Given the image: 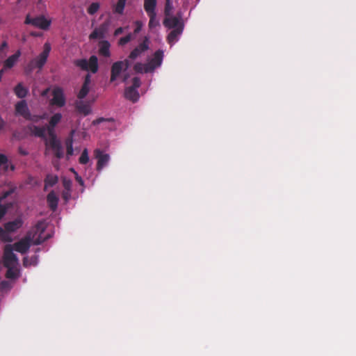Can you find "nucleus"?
<instances>
[{"mask_svg": "<svg viewBox=\"0 0 356 356\" xmlns=\"http://www.w3.org/2000/svg\"><path fill=\"white\" fill-rule=\"evenodd\" d=\"M63 115L60 113H55L49 118L47 128L45 127H39L35 125H31L29 127L31 134L38 137L44 138L46 131H48L49 138L46 139L47 149L49 152H51L58 159L63 156V151L59 140L54 134V129L61 121Z\"/></svg>", "mask_w": 356, "mask_h": 356, "instance_id": "nucleus-1", "label": "nucleus"}, {"mask_svg": "<svg viewBox=\"0 0 356 356\" xmlns=\"http://www.w3.org/2000/svg\"><path fill=\"white\" fill-rule=\"evenodd\" d=\"M46 229V222H40L24 238L11 245L13 248V251L15 250L23 254L29 249L31 245H38L50 237V234L45 232Z\"/></svg>", "mask_w": 356, "mask_h": 356, "instance_id": "nucleus-2", "label": "nucleus"}, {"mask_svg": "<svg viewBox=\"0 0 356 356\" xmlns=\"http://www.w3.org/2000/svg\"><path fill=\"white\" fill-rule=\"evenodd\" d=\"M1 264L6 269V277L10 279H15L19 276V264L17 256L13 252V248L11 245H6L3 248V254L1 259Z\"/></svg>", "mask_w": 356, "mask_h": 356, "instance_id": "nucleus-3", "label": "nucleus"}, {"mask_svg": "<svg viewBox=\"0 0 356 356\" xmlns=\"http://www.w3.org/2000/svg\"><path fill=\"white\" fill-rule=\"evenodd\" d=\"M164 52L162 50L156 51L151 57H149L145 63H136L134 69L138 73L153 72L155 69L159 67L163 62Z\"/></svg>", "mask_w": 356, "mask_h": 356, "instance_id": "nucleus-4", "label": "nucleus"}, {"mask_svg": "<svg viewBox=\"0 0 356 356\" xmlns=\"http://www.w3.org/2000/svg\"><path fill=\"white\" fill-rule=\"evenodd\" d=\"M51 51V45L46 42L43 47V51L35 58L32 59L26 67L28 72H31L34 69L41 70L47 60V58Z\"/></svg>", "mask_w": 356, "mask_h": 356, "instance_id": "nucleus-5", "label": "nucleus"}, {"mask_svg": "<svg viewBox=\"0 0 356 356\" xmlns=\"http://www.w3.org/2000/svg\"><path fill=\"white\" fill-rule=\"evenodd\" d=\"M16 114L23 117L25 119H29L33 122H38L40 120L47 118V114L34 115H31L26 102L24 100L17 102L15 105Z\"/></svg>", "mask_w": 356, "mask_h": 356, "instance_id": "nucleus-6", "label": "nucleus"}, {"mask_svg": "<svg viewBox=\"0 0 356 356\" xmlns=\"http://www.w3.org/2000/svg\"><path fill=\"white\" fill-rule=\"evenodd\" d=\"M156 0H144V9L149 17L148 26L150 29H154L160 26L159 21L156 18Z\"/></svg>", "mask_w": 356, "mask_h": 356, "instance_id": "nucleus-7", "label": "nucleus"}, {"mask_svg": "<svg viewBox=\"0 0 356 356\" xmlns=\"http://www.w3.org/2000/svg\"><path fill=\"white\" fill-rule=\"evenodd\" d=\"M149 48V40L145 37L144 40L138 44L130 53L129 56V61H134L135 60L142 57L145 53Z\"/></svg>", "mask_w": 356, "mask_h": 356, "instance_id": "nucleus-8", "label": "nucleus"}, {"mask_svg": "<svg viewBox=\"0 0 356 356\" xmlns=\"http://www.w3.org/2000/svg\"><path fill=\"white\" fill-rule=\"evenodd\" d=\"M74 63L81 69L91 71L93 73H95L98 70L97 58L95 56H91L88 60L81 59L76 60Z\"/></svg>", "mask_w": 356, "mask_h": 356, "instance_id": "nucleus-9", "label": "nucleus"}, {"mask_svg": "<svg viewBox=\"0 0 356 356\" xmlns=\"http://www.w3.org/2000/svg\"><path fill=\"white\" fill-rule=\"evenodd\" d=\"M129 65L130 61L129 59L114 63L111 68V80L112 81L116 80L120 76L122 72L125 71L129 67Z\"/></svg>", "mask_w": 356, "mask_h": 356, "instance_id": "nucleus-10", "label": "nucleus"}, {"mask_svg": "<svg viewBox=\"0 0 356 356\" xmlns=\"http://www.w3.org/2000/svg\"><path fill=\"white\" fill-rule=\"evenodd\" d=\"M52 98L50 99V104L58 107H63L65 104V97L63 91L60 88H54L51 91Z\"/></svg>", "mask_w": 356, "mask_h": 356, "instance_id": "nucleus-11", "label": "nucleus"}, {"mask_svg": "<svg viewBox=\"0 0 356 356\" xmlns=\"http://www.w3.org/2000/svg\"><path fill=\"white\" fill-rule=\"evenodd\" d=\"M25 22L26 24H31L33 26L42 29H47L51 24V21L43 16L33 19L31 18L30 16H27Z\"/></svg>", "mask_w": 356, "mask_h": 356, "instance_id": "nucleus-12", "label": "nucleus"}, {"mask_svg": "<svg viewBox=\"0 0 356 356\" xmlns=\"http://www.w3.org/2000/svg\"><path fill=\"white\" fill-rule=\"evenodd\" d=\"M140 86V81L139 80V79L134 78L133 80V86L127 88L125 90L126 98L133 102L137 101L139 97V94L136 90V88H138Z\"/></svg>", "mask_w": 356, "mask_h": 356, "instance_id": "nucleus-13", "label": "nucleus"}, {"mask_svg": "<svg viewBox=\"0 0 356 356\" xmlns=\"http://www.w3.org/2000/svg\"><path fill=\"white\" fill-rule=\"evenodd\" d=\"M95 157L97 159V170H101L104 166H106L109 160L110 156L108 154L104 153L99 149L95 150Z\"/></svg>", "mask_w": 356, "mask_h": 356, "instance_id": "nucleus-14", "label": "nucleus"}, {"mask_svg": "<svg viewBox=\"0 0 356 356\" xmlns=\"http://www.w3.org/2000/svg\"><path fill=\"white\" fill-rule=\"evenodd\" d=\"M163 24L165 26L169 28V29H183V24L181 22V20L177 17L173 16H168L167 17L164 22Z\"/></svg>", "mask_w": 356, "mask_h": 356, "instance_id": "nucleus-15", "label": "nucleus"}, {"mask_svg": "<svg viewBox=\"0 0 356 356\" xmlns=\"http://www.w3.org/2000/svg\"><path fill=\"white\" fill-rule=\"evenodd\" d=\"M109 26V23H104L98 28L95 29L90 35V39H100L104 37L107 33Z\"/></svg>", "mask_w": 356, "mask_h": 356, "instance_id": "nucleus-16", "label": "nucleus"}, {"mask_svg": "<svg viewBox=\"0 0 356 356\" xmlns=\"http://www.w3.org/2000/svg\"><path fill=\"white\" fill-rule=\"evenodd\" d=\"M21 55L20 51H17L13 55L9 56L3 63V67L1 69L3 72L9 69H11L17 63L19 58Z\"/></svg>", "mask_w": 356, "mask_h": 356, "instance_id": "nucleus-17", "label": "nucleus"}, {"mask_svg": "<svg viewBox=\"0 0 356 356\" xmlns=\"http://www.w3.org/2000/svg\"><path fill=\"white\" fill-rule=\"evenodd\" d=\"M23 225V220L21 218H17L14 220L8 222L5 224L4 228L9 232H15L19 229Z\"/></svg>", "mask_w": 356, "mask_h": 356, "instance_id": "nucleus-18", "label": "nucleus"}, {"mask_svg": "<svg viewBox=\"0 0 356 356\" xmlns=\"http://www.w3.org/2000/svg\"><path fill=\"white\" fill-rule=\"evenodd\" d=\"M91 85V81H90V76L87 75L84 81L83 85L82 86L80 91L78 93V97L79 99H83L90 91Z\"/></svg>", "mask_w": 356, "mask_h": 356, "instance_id": "nucleus-19", "label": "nucleus"}, {"mask_svg": "<svg viewBox=\"0 0 356 356\" xmlns=\"http://www.w3.org/2000/svg\"><path fill=\"white\" fill-rule=\"evenodd\" d=\"M8 170H13V166L10 163L5 155L0 154V172H6Z\"/></svg>", "mask_w": 356, "mask_h": 356, "instance_id": "nucleus-20", "label": "nucleus"}, {"mask_svg": "<svg viewBox=\"0 0 356 356\" xmlns=\"http://www.w3.org/2000/svg\"><path fill=\"white\" fill-rule=\"evenodd\" d=\"M183 29H173L168 36V42L172 45L177 42L179 36L181 34Z\"/></svg>", "mask_w": 356, "mask_h": 356, "instance_id": "nucleus-21", "label": "nucleus"}, {"mask_svg": "<svg viewBox=\"0 0 356 356\" xmlns=\"http://www.w3.org/2000/svg\"><path fill=\"white\" fill-rule=\"evenodd\" d=\"M76 108L79 112L83 114L84 115H88L91 112L90 105L81 101L77 102Z\"/></svg>", "mask_w": 356, "mask_h": 356, "instance_id": "nucleus-22", "label": "nucleus"}, {"mask_svg": "<svg viewBox=\"0 0 356 356\" xmlns=\"http://www.w3.org/2000/svg\"><path fill=\"white\" fill-rule=\"evenodd\" d=\"M58 198L54 192L47 195V202L52 210H55L58 206Z\"/></svg>", "mask_w": 356, "mask_h": 356, "instance_id": "nucleus-23", "label": "nucleus"}, {"mask_svg": "<svg viewBox=\"0 0 356 356\" xmlns=\"http://www.w3.org/2000/svg\"><path fill=\"white\" fill-rule=\"evenodd\" d=\"M28 88L24 87L22 83H19L15 88V92L16 95L19 98H23L26 96L28 93Z\"/></svg>", "mask_w": 356, "mask_h": 356, "instance_id": "nucleus-24", "label": "nucleus"}, {"mask_svg": "<svg viewBox=\"0 0 356 356\" xmlns=\"http://www.w3.org/2000/svg\"><path fill=\"white\" fill-rule=\"evenodd\" d=\"M109 49V42L107 41H103L100 44L99 53L106 57H109L111 55Z\"/></svg>", "mask_w": 356, "mask_h": 356, "instance_id": "nucleus-25", "label": "nucleus"}, {"mask_svg": "<svg viewBox=\"0 0 356 356\" xmlns=\"http://www.w3.org/2000/svg\"><path fill=\"white\" fill-rule=\"evenodd\" d=\"M127 0H118L114 6V12L118 14H122L125 7Z\"/></svg>", "mask_w": 356, "mask_h": 356, "instance_id": "nucleus-26", "label": "nucleus"}, {"mask_svg": "<svg viewBox=\"0 0 356 356\" xmlns=\"http://www.w3.org/2000/svg\"><path fill=\"white\" fill-rule=\"evenodd\" d=\"M0 238L4 242H11L13 241L12 237L9 234V232L1 227H0Z\"/></svg>", "mask_w": 356, "mask_h": 356, "instance_id": "nucleus-27", "label": "nucleus"}, {"mask_svg": "<svg viewBox=\"0 0 356 356\" xmlns=\"http://www.w3.org/2000/svg\"><path fill=\"white\" fill-rule=\"evenodd\" d=\"M58 181V177L54 175H48L45 179V188L52 186Z\"/></svg>", "mask_w": 356, "mask_h": 356, "instance_id": "nucleus-28", "label": "nucleus"}, {"mask_svg": "<svg viewBox=\"0 0 356 356\" xmlns=\"http://www.w3.org/2000/svg\"><path fill=\"white\" fill-rule=\"evenodd\" d=\"M38 264V257L36 256L31 257V258L25 257L24 259V265L25 266H35Z\"/></svg>", "mask_w": 356, "mask_h": 356, "instance_id": "nucleus-29", "label": "nucleus"}, {"mask_svg": "<svg viewBox=\"0 0 356 356\" xmlns=\"http://www.w3.org/2000/svg\"><path fill=\"white\" fill-rule=\"evenodd\" d=\"M133 37L131 33L127 34L126 36L121 38L118 41L120 46H124L132 40Z\"/></svg>", "mask_w": 356, "mask_h": 356, "instance_id": "nucleus-30", "label": "nucleus"}, {"mask_svg": "<svg viewBox=\"0 0 356 356\" xmlns=\"http://www.w3.org/2000/svg\"><path fill=\"white\" fill-rule=\"evenodd\" d=\"M89 161V156H88V152L87 149H83L80 158H79V162L81 164H86Z\"/></svg>", "mask_w": 356, "mask_h": 356, "instance_id": "nucleus-31", "label": "nucleus"}, {"mask_svg": "<svg viewBox=\"0 0 356 356\" xmlns=\"http://www.w3.org/2000/svg\"><path fill=\"white\" fill-rule=\"evenodd\" d=\"M99 8V4L98 3H92L90 5V6L88 8V13L90 15H94L96 13Z\"/></svg>", "mask_w": 356, "mask_h": 356, "instance_id": "nucleus-32", "label": "nucleus"}, {"mask_svg": "<svg viewBox=\"0 0 356 356\" xmlns=\"http://www.w3.org/2000/svg\"><path fill=\"white\" fill-rule=\"evenodd\" d=\"M173 6L171 0H166V4L165 8V13L167 16H170L172 12Z\"/></svg>", "mask_w": 356, "mask_h": 356, "instance_id": "nucleus-33", "label": "nucleus"}, {"mask_svg": "<svg viewBox=\"0 0 356 356\" xmlns=\"http://www.w3.org/2000/svg\"><path fill=\"white\" fill-rule=\"evenodd\" d=\"M63 183L64 188L65 190H68V191L71 190V186H72V181H71V180L67 179L66 178H64Z\"/></svg>", "mask_w": 356, "mask_h": 356, "instance_id": "nucleus-34", "label": "nucleus"}, {"mask_svg": "<svg viewBox=\"0 0 356 356\" xmlns=\"http://www.w3.org/2000/svg\"><path fill=\"white\" fill-rule=\"evenodd\" d=\"M134 24L136 26V29L134 30V32H135V33H139L141 31V29H142V28L143 26V23L142 22H140V21H136L134 22Z\"/></svg>", "mask_w": 356, "mask_h": 356, "instance_id": "nucleus-35", "label": "nucleus"}, {"mask_svg": "<svg viewBox=\"0 0 356 356\" xmlns=\"http://www.w3.org/2000/svg\"><path fill=\"white\" fill-rule=\"evenodd\" d=\"M63 197L65 201H68L71 197V190H64L63 192Z\"/></svg>", "mask_w": 356, "mask_h": 356, "instance_id": "nucleus-36", "label": "nucleus"}, {"mask_svg": "<svg viewBox=\"0 0 356 356\" xmlns=\"http://www.w3.org/2000/svg\"><path fill=\"white\" fill-rule=\"evenodd\" d=\"M71 170L74 173L75 175V178L76 179V181L81 184V185H83V181L82 179V178L76 173V172H75L74 170V169H71Z\"/></svg>", "mask_w": 356, "mask_h": 356, "instance_id": "nucleus-37", "label": "nucleus"}, {"mask_svg": "<svg viewBox=\"0 0 356 356\" xmlns=\"http://www.w3.org/2000/svg\"><path fill=\"white\" fill-rule=\"evenodd\" d=\"M123 31H124V28H122V27H119V28H118V29L115 31V32H114V35H115V36H118V35H119L120 34L122 33H123Z\"/></svg>", "mask_w": 356, "mask_h": 356, "instance_id": "nucleus-38", "label": "nucleus"}, {"mask_svg": "<svg viewBox=\"0 0 356 356\" xmlns=\"http://www.w3.org/2000/svg\"><path fill=\"white\" fill-rule=\"evenodd\" d=\"M67 154L68 155H72L73 154V148H72V145H70L67 147Z\"/></svg>", "mask_w": 356, "mask_h": 356, "instance_id": "nucleus-39", "label": "nucleus"}, {"mask_svg": "<svg viewBox=\"0 0 356 356\" xmlns=\"http://www.w3.org/2000/svg\"><path fill=\"white\" fill-rule=\"evenodd\" d=\"M49 90H50V88H47L46 90H44L42 92L41 95L43 97L46 96L48 94V92H49Z\"/></svg>", "mask_w": 356, "mask_h": 356, "instance_id": "nucleus-40", "label": "nucleus"}, {"mask_svg": "<svg viewBox=\"0 0 356 356\" xmlns=\"http://www.w3.org/2000/svg\"><path fill=\"white\" fill-rule=\"evenodd\" d=\"M3 127H4V122L0 117V131H1L3 129Z\"/></svg>", "mask_w": 356, "mask_h": 356, "instance_id": "nucleus-41", "label": "nucleus"}, {"mask_svg": "<svg viewBox=\"0 0 356 356\" xmlns=\"http://www.w3.org/2000/svg\"><path fill=\"white\" fill-rule=\"evenodd\" d=\"M104 120L103 119H99V120H95L93 121V124H95L97 123H99L100 122H102Z\"/></svg>", "mask_w": 356, "mask_h": 356, "instance_id": "nucleus-42", "label": "nucleus"}, {"mask_svg": "<svg viewBox=\"0 0 356 356\" xmlns=\"http://www.w3.org/2000/svg\"><path fill=\"white\" fill-rule=\"evenodd\" d=\"M3 74V71L2 70H0V80L1 79Z\"/></svg>", "mask_w": 356, "mask_h": 356, "instance_id": "nucleus-43", "label": "nucleus"}, {"mask_svg": "<svg viewBox=\"0 0 356 356\" xmlns=\"http://www.w3.org/2000/svg\"><path fill=\"white\" fill-rule=\"evenodd\" d=\"M1 285H2L3 286H4V285H6L7 283H6V282L3 281V282H1Z\"/></svg>", "mask_w": 356, "mask_h": 356, "instance_id": "nucleus-44", "label": "nucleus"}, {"mask_svg": "<svg viewBox=\"0 0 356 356\" xmlns=\"http://www.w3.org/2000/svg\"><path fill=\"white\" fill-rule=\"evenodd\" d=\"M6 46H7V44L6 42H3L2 44V47H6Z\"/></svg>", "mask_w": 356, "mask_h": 356, "instance_id": "nucleus-45", "label": "nucleus"}, {"mask_svg": "<svg viewBox=\"0 0 356 356\" xmlns=\"http://www.w3.org/2000/svg\"><path fill=\"white\" fill-rule=\"evenodd\" d=\"M21 153L23 154H26V152H24V151L21 152Z\"/></svg>", "mask_w": 356, "mask_h": 356, "instance_id": "nucleus-46", "label": "nucleus"}]
</instances>
